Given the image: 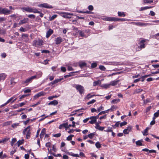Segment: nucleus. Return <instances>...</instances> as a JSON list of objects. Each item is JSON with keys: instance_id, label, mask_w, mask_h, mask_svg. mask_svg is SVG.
I'll use <instances>...</instances> for the list:
<instances>
[{"instance_id": "obj_2", "label": "nucleus", "mask_w": 159, "mask_h": 159, "mask_svg": "<svg viewBox=\"0 0 159 159\" xmlns=\"http://www.w3.org/2000/svg\"><path fill=\"white\" fill-rule=\"evenodd\" d=\"M75 88L79 92L80 94H82L84 93V87L82 85L79 84L76 85Z\"/></svg>"}, {"instance_id": "obj_51", "label": "nucleus", "mask_w": 159, "mask_h": 159, "mask_svg": "<svg viewBox=\"0 0 159 159\" xmlns=\"http://www.w3.org/2000/svg\"><path fill=\"white\" fill-rule=\"evenodd\" d=\"M46 133V129L45 128H43L41 130V133H40L41 134V135L42 134L44 135Z\"/></svg>"}, {"instance_id": "obj_62", "label": "nucleus", "mask_w": 159, "mask_h": 159, "mask_svg": "<svg viewBox=\"0 0 159 159\" xmlns=\"http://www.w3.org/2000/svg\"><path fill=\"white\" fill-rule=\"evenodd\" d=\"M61 70L63 72H65L66 71V67H63V66L61 67Z\"/></svg>"}, {"instance_id": "obj_56", "label": "nucleus", "mask_w": 159, "mask_h": 159, "mask_svg": "<svg viewBox=\"0 0 159 159\" xmlns=\"http://www.w3.org/2000/svg\"><path fill=\"white\" fill-rule=\"evenodd\" d=\"M41 51L42 53H49L50 52V51L49 50H41Z\"/></svg>"}, {"instance_id": "obj_10", "label": "nucleus", "mask_w": 159, "mask_h": 159, "mask_svg": "<svg viewBox=\"0 0 159 159\" xmlns=\"http://www.w3.org/2000/svg\"><path fill=\"white\" fill-rule=\"evenodd\" d=\"M62 41V38L60 37H57L55 40V43L56 44L58 45L60 44Z\"/></svg>"}, {"instance_id": "obj_19", "label": "nucleus", "mask_w": 159, "mask_h": 159, "mask_svg": "<svg viewBox=\"0 0 159 159\" xmlns=\"http://www.w3.org/2000/svg\"><path fill=\"white\" fill-rule=\"evenodd\" d=\"M101 83L100 80L94 81L93 83V85L94 86H95L97 85H100Z\"/></svg>"}, {"instance_id": "obj_32", "label": "nucleus", "mask_w": 159, "mask_h": 159, "mask_svg": "<svg viewBox=\"0 0 159 159\" xmlns=\"http://www.w3.org/2000/svg\"><path fill=\"white\" fill-rule=\"evenodd\" d=\"M95 135V133L93 132L88 135V137L90 138V139H92Z\"/></svg>"}, {"instance_id": "obj_42", "label": "nucleus", "mask_w": 159, "mask_h": 159, "mask_svg": "<svg viewBox=\"0 0 159 159\" xmlns=\"http://www.w3.org/2000/svg\"><path fill=\"white\" fill-rule=\"evenodd\" d=\"M57 16V15H54L52 16L51 17L49 18V20L51 21L53 20L55 18H56Z\"/></svg>"}, {"instance_id": "obj_44", "label": "nucleus", "mask_w": 159, "mask_h": 159, "mask_svg": "<svg viewBox=\"0 0 159 159\" xmlns=\"http://www.w3.org/2000/svg\"><path fill=\"white\" fill-rule=\"evenodd\" d=\"M96 102V100L95 99H93L91 101L88 102L87 103V104L88 105H89L91 104H93L94 103Z\"/></svg>"}, {"instance_id": "obj_55", "label": "nucleus", "mask_w": 159, "mask_h": 159, "mask_svg": "<svg viewBox=\"0 0 159 159\" xmlns=\"http://www.w3.org/2000/svg\"><path fill=\"white\" fill-rule=\"evenodd\" d=\"M151 108H152V107L150 106L147 107L146 108V112L147 113L149 111Z\"/></svg>"}, {"instance_id": "obj_18", "label": "nucleus", "mask_w": 159, "mask_h": 159, "mask_svg": "<svg viewBox=\"0 0 159 159\" xmlns=\"http://www.w3.org/2000/svg\"><path fill=\"white\" fill-rule=\"evenodd\" d=\"M79 72V71H73V72H70V74L65 75H64V77L65 78H68V77H71V76H72V75H73L72 74H71L75 73H77V72Z\"/></svg>"}, {"instance_id": "obj_61", "label": "nucleus", "mask_w": 159, "mask_h": 159, "mask_svg": "<svg viewBox=\"0 0 159 159\" xmlns=\"http://www.w3.org/2000/svg\"><path fill=\"white\" fill-rule=\"evenodd\" d=\"M88 9L89 11H92L93 9V7L92 5H89L88 7Z\"/></svg>"}, {"instance_id": "obj_58", "label": "nucleus", "mask_w": 159, "mask_h": 159, "mask_svg": "<svg viewBox=\"0 0 159 159\" xmlns=\"http://www.w3.org/2000/svg\"><path fill=\"white\" fill-rule=\"evenodd\" d=\"M154 116L156 117H158L159 116V110H158L157 112L154 113Z\"/></svg>"}, {"instance_id": "obj_20", "label": "nucleus", "mask_w": 159, "mask_h": 159, "mask_svg": "<svg viewBox=\"0 0 159 159\" xmlns=\"http://www.w3.org/2000/svg\"><path fill=\"white\" fill-rule=\"evenodd\" d=\"M23 9L25 11L30 12H32L33 11L32 8L29 7H24Z\"/></svg>"}, {"instance_id": "obj_54", "label": "nucleus", "mask_w": 159, "mask_h": 159, "mask_svg": "<svg viewBox=\"0 0 159 159\" xmlns=\"http://www.w3.org/2000/svg\"><path fill=\"white\" fill-rule=\"evenodd\" d=\"M61 133H59L57 134H56L53 135V136L55 137L58 138L61 136Z\"/></svg>"}, {"instance_id": "obj_63", "label": "nucleus", "mask_w": 159, "mask_h": 159, "mask_svg": "<svg viewBox=\"0 0 159 159\" xmlns=\"http://www.w3.org/2000/svg\"><path fill=\"white\" fill-rule=\"evenodd\" d=\"M129 132L126 129H124L123 131V133L124 134H128Z\"/></svg>"}, {"instance_id": "obj_21", "label": "nucleus", "mask_w": 159, "mask_h": 159, "mask_svg": "<svg viewBox=\"0 0 159 159\" xmlns=\"http://www.w3.org/2000/svg\"><path fill=\"white\" fill-rule=\"evenodd\" d=\"M143 91V89H136L134 91V94L139 93Z\"/></svg>"}, {"instance_id": "obj_23", "label": "nucleus", "mask_w": 159, "mask_h": 159, "mask_svg": "<svg viewBox=\"0 0 159 159\" xmlns=\"http://www.w3.org/2000/svg\"><path fill=\"white\" fill-rule=\"evenodd\" d=\"M148 128H147L144 130V131L142 132V133L143 135L147 136L148 135Z\"/></svg>"}, {"instance_id": "obj_17", "label": "nucleus", "mask_w": 159, "mask_h": 159, "mask_svg": "<svg viewBox=\"0 0 159 159\" xmlns=\"http://www.w3.org/2000/svg\"><path fill=\"white\" fill-rule=\"evenodd\" d=\"M6 76L7 75L4 73L0 74V80H4L5 79Z\"/></svg>"}, {"instance_id": "obj_30", "label": "nucleus", "mask_w": 159, "mask_h": 159, "mask_svg": "<svg viewBox=\"0 0 159 159\" xmlns=\"http://www.w3.org/2000/svg\"><path fill=\"white\" fill-rule=\"evenodd\" d=\"M24 143V140L23 139L21 140H19L17 142L16 144H17L18 146H19L20 145Z\"/></svg>"}, {"instance_id": "obj_28", "label": "nucleus", "mask_w": 159, "mask_h": 159, "mask_svg": "<svg viewBox=\"0 0 159 159\" xmlns=\"http://www.w3.org/2000/svg\"><path fill=\"white\" fill-rule=\"evenodd\" d=\"M95 96H99V95H91L90 93H89L88 94H87V99H89L90 98H91L92 97H94Z\"/></svg>"}, {"instance_id": "obj_3", "label": "nucleus", "mask_w": 159, "mask_h": 159, "mask_svg": "<svg viewBox=\"0 0 159 159\" xmlns=\"http://www.w3.org/2000/svg\"><path fill=\"white\" fill-rule=\"evenodd\" d=\"M43 43V41L41 39H39L38 40H34L33 41L34 45L37 47L42 45Z\"/></svg>"}, {"instance_id": "obj_26", "label": "nucleus", "mask_w": 159, "mask_h": 159, "mask_svg": "<svg viewBox=\"0 0 159 159\" xmlns=\"http://www.w3.org/2000/svg\"><path fill=\"white\" fill-rule=\"evenodd\" d=\"M67 125V122L61 124L59 125V129H62L63 128L66 127V125Z\"/></svg>"}, {"instance_id": "obj_39", "label": "nucleus", "mask_w": 159, "mask_h": 159, "mask_svg": "<svg viewBox=\"0 0 159 159\" xmlns=\"http://www.w3.org/2000/svg\"><path fill=\"white\" fill-rule=\"evenodd\" d=\"M74 136V135H70L69 136L66 138V139L68 141H70L72 139V138Z\"/></svg>"}, {"instance_id": "obj_24", "label": "nucleus", "mask_w": 159, "mask_h": 159, "mask_svg": "<svg viewBox=\"0 0 159 159\" xmlns=\"http://www.w3.org/2000/svg\"><path fill=\"white\" fill-rule=\"evenodd\" d=\"M89 119L91 120L89 121V123L90 124H94L96 122L97 120L96 119L94 118H91V119Z\"/></svg>"}, {"instance_id": "obj_43", "label": "nucleus", "mask_w": 159, "mask_h": 159, "mask_svg": "<svg viewBox=\"0 0 159 159\" xmlns=\"http://www.w3.org/2000/svg\"><path fill=\"white\" fill-rule=\"evenodd\" d=\"M97 66V64L96 63H93L91 65V68H94L96 67Z\"/></svg>"}, {"instance_id": "obj_36", "label": "nucleus", "mask_w": 159, "mask_h": 159, "mask_svg": "<svg viewBox=\"0 0 159 159\" xmlns=\"http://www.w3.org/2000/svg\"><path fill=\"white\" fill-rule=\"evenodd\" d=\"M126 20L124 18H117L116 17V20L115 21H124Z\"/></svg>"}, {"instance_id": "obj_12", "label": "nucleus", "mask_w": 159, "mask_h": 159, "mask_svg": "<svg viewBox=\"0 0 159 159\" xmlns=\"http://www.w3.org/2000/svg\"><path fill=\"white\" fill-rule=\"evenodd\" d=\"M53 33V30L51 29H50L47 32L46 35V37L48 38Z\"/></svg>"}, {"instance_id": "obj_29", "label": "nucleus", "mask_w": 159, "mask_h": 159, "mask_svg": "<svg viewBox=\"0 0 159 159\" xmlns=\"http://www.w3.org/2000/svg\"><path fill=\"white\" fill-rule=\"evenodd\" d=\"M120 100L119 99H114L113 100L111 101V103H114V104L116 103L117 102H120Z\"/></svg>"}, {"instance_id": "obj_11", "label": "nucleus", "mask_w": 159, "mask_h": 159, "mask_svg": "<svg viewBox=\"0 0 159 159\" xmlns=\"http://www.w3.org/2000/svg\"><path fill=\"white\" fill-rule=\"evenodd\" d=\"M29 20L28 18H25L23 20H20L19 23V25H22L27 23Z\"/></svg>"}, {"instance_id": "obj_7", "label": "nucleus", "mask_w": 159, "mask_h": 159, "mask_svg": "<svg viewBox=\"0 0 159 159\" xmlns=\"http://www.w3.org/2000/svg\"><path fill=\"white\" fill-rule=\"evenodd\" d=\"M36 77L35 76H32L30 78L27 79L25 81H23V83H24L27 84L26 85H27L28 83H31L33 79L36 78Z\"/></svg>"}, {"instance_id": "obj_52", "label": "nucleus", "mask_w": 159, "mask_h": 159, "mask_svg": "<svg viewBox=\"0 0 159 159\" xmlns=\"http://www.w3.org/2000/svg\"><path fill=\"white\" fill-rule=\"evenodd\" d=\"M40 97L42 96H44L45 95L46 93L42 91L38 93Z\"/></svg>"}, {"instance_id": "obj_1", "label": "nucleus", "mask_w": 159, "mask_h": 159, "mask_svg": "<svg viewBox=\"0 0 159 159\" xmlns=\"http://www.w3.org/2000/svg\"><path fill=\"white\" fill-rule=\"evenodd\" d=\"M31 126L30 125L28 126L27 127L25 128L23 131V134H25V132L27 131V133L26 135V138L27 139H29L30 137V135L31 134V133L30 132V128Z\"/></svg>"}, {"instance_id": "obj_46", "label": "nucleus", "mask_w": 159, "mask_h": 159, "mask_svg": "<svg viewBox=\"0 0 159 159\" xmlns=\"http://www.w3.org/2000/svg\"><path fill=\"white\" fill-rule=\"evenodd\" d=\"M99 68L102 70L105 71L106 68L105 67L102 65H100L99 66Z\"/></svg>"}, {"instance_id": "obj_5", "label": "nucleus", "mask_w": 159, "mask_h": 159, "mask_svg": "<svg viewBox=\"0 0 159 159\" xmlns=\"http://www.w3.org/2000/svg\"><path fill=\"white\" fill-rule=\"evenodd\" d=\"M39 7H44L47 8L51 9L53 8L52 6L49 5L48 3H44L39 4L38 5Z\"/></svg>"}, {"instance_id": "obj_25", "label": "nucleus", "mask_w": 159, "mask_h": 159, "mask_svg": "<svg viewBox=\"0 0 159 159\" xmlns=\"http://www.w3.org/2000/svg\"><path fill=\"white\" fill-rule=\"evenodd\" d=\"M79 33V34L81 37H83L85 36L84 32L83 31L80 30H77V32H76V33Z\"/></svg>"}, {"instance_id": "obj_15", "label": "nucleus", "mask_w": 159, "mask_h": 159, "mask_svg": "<svg viewBox=\"0 0 159 159\" xmlns=\"http://www.w3.org/2000/svg\"><path fill=\"white\" fill-rule=\"evenodd\" d=\"M58 104V101L56 100H54L53 101H51L48 103V105H53L54 106H56Z\"/></svg>"}, {"instance_id": "obj_6", "label": "nucleus", "mask_w": 159, "mask_h": 159, "mask_svg": "<svg viewBox=\"0 0 159 159\" xmlns=\"http://www.w3.org/2000/svg\"><path fill=\"white\" fill-rule=\"evenodd\" d=\"M59 14L62 17L67 18H69L70 17L68 16V15H70L72 14L69 13L65 12H60L59 13Z\"/></svg>"}, {"instance_id": "obj_13", "label": "nucleus", "mask_w": 159, "mask_h": 159, "mask_svg": "<svg viewBox=\"0 0 159 159\" xmlns=\"http://www.w3.org/2000/svg\"><path fill=\"white\" fill-rule=\"evenodd\" d=\"M95 128L97 129H98L99 130H101V131L103 130L104 129V127H101V126H100L98 123H97L96 124Z\"/></svg>"}, {"instance_id": "obj_27", "label": "nucleus", "mask_w": 159, "mask_h": 159, "mask_svg": "<svg viewBox=\"0 0 159 159\" xmlns=\"http://www.w3.org/2000/svg\"><path fill=\"white\" fill-rule=\"evenodd\" d=\"M118 16H119L125 17V14L124 12H121V11H118Z\"/></svg>"}, {"instance_id": "obj_8", "label": "nucleus", "mask_w": 159, "mask_h": 159, "mask_svg": "<svg viewBox=\"0 0 159 159\" xmlns=\"http://www.w3.org/2000/svg\"><path fill=\"white\" fill-rule=\"evenodd\" d=\"M11 11L10 10H9L6 8H2V12L1 14H4L7 15L8 14H9L11 13Z\"/></svg>"}, {"instance_id": "obj_57", "label": "nucleus", "mask_w": 159, "mask_h": 159, "mask_svg": "<svg viewBox=\"0 0 159 159\" xmlns=\"http://www.w3.org/2000/svg\"><path fill=\"white\" fill-rule=\"evenodd\" d=\"M32 12L34 13H40V11H38L36 9L34 8V9L32 8Z\"/></svg>"}, {"instance_id": "obj_60", "label": "nucleus", "mask_w": 159, "mask_h": 159, "mask_svg": "<svg viewBox=\"0 0 159 159\" xmlns=\"http://www.w3.org/2000/svg\"><path fill=\"white\" fill-rule=\"evenodd\" d=\"M30 95V94H24V95H22V96H21L20 97V99H21L24 98L26 97L29 96Z\"/></svg>"}, {"instance_id": "obj_47", "label": "nucleus", "mask_w": 159, "mask_h": 159, "mask_svg": "<svg viewBox=\"0 0 159 159\" xmlns=\"http://www.w3.org/2000/svg\"><path fill=\"white\" fill-rule=\"evenodd\" d=\"M136 144L137 146H141L143 145L142 143L140 142V141L139 140L136 142Z\"/></svg>"}, {"instance_id": "obj_9", "label": "nucleus", "mask_w": 159, "mask_h": 159, "mask_svg": "<svg viewBox=\"0 0 159 159\" xmlns=\"http://www.w3.org/2000/svg\"><path fill=\"white\" fill-rule=\"evenodd\" d=\"M63 79V78H61L60 79H57L51 82L49 84V85L51 84L52 85L55 84L59 82H60L61 80Z\"/></svg>"}, {"instance_id": "obj_64", "label": "nucleus", "mask_w": 159, "mask_h": 159, "mask_svg": "<svg viewBox=\"0 0 159 159\" xmlns=\"http://www.w3.org/2000/svg\"><path fill=\"white\" fill-rule=\"evenodd\" d=\"M28 17L30 18H35V16L34 15L30 14L28 16Z\"/></svg>"}, {"instance_id": "obj_22", "label": "nucleus", "mask_w": 159, "mask_h": 159, "mask_svg": "<svg viewBox=\"0 0 159 159\" xmlns=\"http://www.w3.org/2000/svg\"><path fill=\"white\" fill-rule=\"evenodd\" d=\"M79 66L80 68H83L84 67L87 66V64L85 62H82L79 64Z\"/></svg>"}, {"instance_id": "obj_59", "label": "nucleus", "mask_w": 159, "mask_h": 159, "mask_svg": "<svg viewBox=\"0 0 159 159\" xmlns=\"http://www.w3.org/2000/svg\"><path fill=\"white\" fill-rule=\"evenodd\" d=\"M126 129H127L128 131L130 132L132 130V127L131 126L129 125L127 127V128Z\"/></svg>"}, {"instance_id": "obj_4", "label": "nucleus", "mask_w": 159, "mask_h": 159, "mask_svg": "<svg viewBox=\"0 0 159 159\" xmlns=\"http://www.w3.org/2000/svg\"><path fill=\"white\" fill-rule=\"evenodd\" d=\"M145 42L146 40L145 39H143L140 41L139 43V46H138V48H139L140 49V50L145 48V44L144 43Z\"/></svg>"}, {"instance_id": "obj_37", "label": "nucleus", "mask_w": 159, "mask_h": 159, "mask_svg": "<svg viewBox=\"0 0 159 159\" xmlns=\"http://www.w3.org/2000/svg\"><path fill=\"white\" fill-rule=\"evenodd\" d=\"M95 146L97 148H99L101 147V145L99 142H97L95 143Z\"/></svg>"}, {"instance_id": "obj_33", "label": "nucleus", "mask_w": 159, "mask_h": 159, "mask_svg": "<svg viewBox=\"0 0 159 159\" xmlns=\"http://www.w3.org/2000/svg\"><path fill=\"white\" fill-rule=\"evenodd\" d=\"M42 73L41 72H39L38 73H37V75H34V76H36V78H39L41 77L42 75Z\"/></svg>"}, {"instance_id": "obj_40", "label": "nucleus", "mask_w": 159, "mask_h": 159, "mask_svg": "<svg viewBox=\"0 0 159 159\" xmlns=\"http://www.w3.org/2000/svg\"><path fill=\"white\" fill-rule=\"evenodd\" d=\"M110 110V109H108L107 110L104 111H102L99 113V115H102V114H105L106 113H108V111Z\"/></svg>"}, {"instance_id": "obj_35", "label": "nucleus", "mask_w": 159, "mask_h": 159, "mask_svg": "<svg viewBox=\"0 0 159 159\" xmlns=\"http://www.w3.org/2000/svg\"><path fill=\"white\" fill-rule=\"evenodd\" d=\"M10 139V138L7 137H5L2 139V143H5L6 142L8 141Z\"/></svg>"}, {"instance_id": "obj_14", "label": "nucleus", "mask_w": 159, "mask_h": 159, "mask_svg": "<svg viewBox=\"0 0 159 159\" xmlns=\"http://www.w3.org/2000/svg\"><path fill=\"white\" fill-rule=\"evenodd\" d=\"M105 20L108 21H115L116 17H107L105 18Z\"/></svg>"}, {"instance_id": "obj_50", "label": "nucleus", "mask_w": 159, "mask_h": 159, "mask_svg": "<svg viewBox=\"0 0 159 159\" xmlns=\"http://www.w3.org/2000/svg\"><path fill=\"white\" fill-rule=\"evenodd\" d=\"M153 0H145L143 1V2L144 3H151L152 2H153Z\"/></svg>"}, {"instance_id": "obj_49", "label": "nucleus", "mask_w": 159, "mask_h": 159, "mask_svg": "<svg viewBox=\"0 0 159 159\" xmlns=\"http://www.w3.org/2000/svg\"><path fill=\"white\" fill-rule=\"evenodd\" d=\"M127 124V122L125 121H124L123 122H122L121 123H120V127H122L123 126L125 125H126Z\"/></svg>"}, {"instance_id": "obj_34", "label": "nucleus", "mask_w": 159, "mask_h": 159, "mask_svg": "<svg viewBox=\"0 0 159 159\" xmlns=\"http://www.w3.org/2000/svg\"><path fill=\"white\" fill-rule=\"evenodd\" d=\"M20 124L19 123L13 124L11 126V127L13 129L16 128L17 126H19Z\"/></svg>"}, {"instance_id": "obj_53", "label": "nucleus", "mask_w": 159, "mask_h": 159, "mask_svg": "<svg viewBox=\"0 0 159 159\" xmlns=\"http://www.w3.org/2000/svg\"><path fill=\"white\" fill-rule=\"evenodd\" d=\"M70 155L74 157H79L80 156L79 155L77 154H74L72 152H71V154H70Z\"/></svg>"}, {"instance_id": "obj_38", "label": "nucleus", "mask_w": 159, "mask_h": 159, "mask_svg": "<svg viewBox=\"0 0 159 159\" xmlns=\"http://www.w3.org/2000/svg\"><path fill=\"white\" fill-rule=\"evenodd\" d=\"M120 124V122L119 121H117V122L114 125H112V126L113 128L115 129L116 127H117L119 126V125Z\"/></svg>"}, {"instance_id": "obj_31", "label": "nucleus", "mask_w": 159, "mask_h": 159, "mask_svg": "<svg viewBox=\"0 0 159 159\" xmlns=\"http://www.w3.org/2000/svg\"><path fill=\"white\" fill-rule=\"evenodd\" d=\"M152 7H147V6L145 7H141V9L140 10V11H141L144 10H146V9H148L151 8Z\"/></svg>"}, {"instance_id": "obj_16", "label": "nucleus", "mask_w": 159, "mask_h": 159, "mask_svg": "<svg viewBox=\"0 0 159 159\" xmlns=\"http://www.w3.org/2000/svg\"><path fill=\"white\" fill-rule=\"evenodd\" d=\"M119 80H114L111 81L110 83V85L113 86H115L120 81Z\"/></svg>"}, {"instance_id": "obj_48", "label": "nucleus", "mask_w": 159, "mask_h": 159, "mask_svg": "<svg viewBox=\"0 0 159 159\" xmlns=\"http://www.w3.org/2000/svg\"><path fill=\"white\" fill-rule=\"evenodd\" d=\"M11 121H8L4 123V125H10L11 123Z\"/></svg>"}, {"instance_id": "obj_41", "label": "nucleus", "mask_w": 159, "mask_h": 159, "mask_svg": "<svg viewBox=\"0 0 159 159\" xmlns=\"http://www.w3.org/2000/svg\"><path fill=\"white\" fill-rule=\"evenodd\" d=\"M104 131L107 132H109L112 131V128L111 127H108L107 129V130H105Z\"/></svg>"}, {"instance_id": "obj_45", "label": "nucleus", "mask_w": 159, "mask_h": 159, "mask_svg": "<svg viewBox=\"0 0 159 159\" xmlns=\"http://www.w3.org/2000/svg\"><path fill=\"white\" fill-rule=\"evenodd\" d=\"M118 107L116 106H112L111 108L110 109V110H111V111H112L114 109H116L118 108Z\"/></svg>"}]
</instances>
